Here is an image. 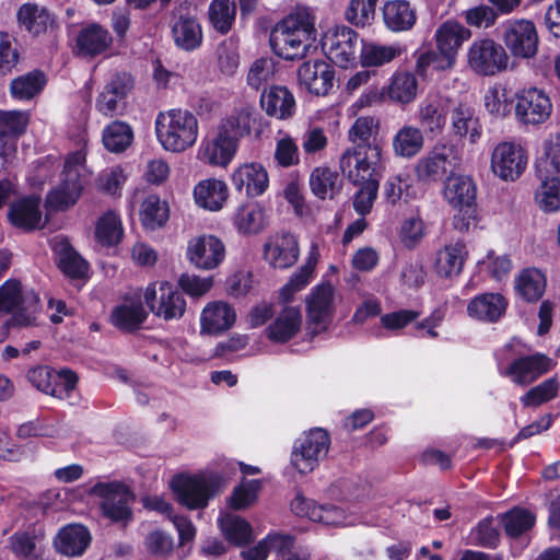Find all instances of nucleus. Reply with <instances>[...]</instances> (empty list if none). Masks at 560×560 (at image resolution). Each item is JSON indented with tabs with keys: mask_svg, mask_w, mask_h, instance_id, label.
I'll list each match as a JSON object with an SVG mask.
<instances>
[{
	"mask_svg": "<svg viewBox=\"0 0 560 560\" xmlns=\"http://www.w3.org/2000/svg\"><path fill=\"white\" fill-rule=\"evenodd\" d=\"M28 121L27 112L0 109V136L9 140L18 138L25 132Z\"/></svg>",
	"mask_w": 560,
	"mask_h": 560,
	"instance_id": "680f3d73",
	"label": "nucleus"
},
{
	"mask_svg": "<svg viewBox=\"0 0 560 560\" xmlns=\"http://www.w3.org/2000/svg\"><path fill=\"white\" fill-rule=\"evenodd\" d=\"M424 137L421 129L405 125L393 137V150L397 156L410 159L423 148Z\"/></svg>",
	"mask_w": 560,
	"mask_h": 560,
	"instance_id": "c03bdc74",
	"label": "nucleus"
},
{
	"mask_svg": "<svg viewBox=\"0 0 560 560\" xmlns=\"http://www.w3.org/2000/svg\"><path fill=\"white\" fill-rule=\"evenodd\" d=\"M208 15L211 25L221 34L228 33L235 21L236 5L231 0H212Z\"/></svg>",
	"mask_w": 560,
	"mask_h": 560,
	"instance_id": "4d7b16f0",
	"label": "nucleus"
},
{
	"mask_svg": "<svg viewBox=\"0 0 560 560\" xmlns=\"http://www.w3.org/2000/svg\"><path fill=\"white\" fill-rule=\"evenodd\" d=\"M405 49L399 44L385 45L376 42H362L359 60L363 68H378L400 57Z\"/></svg>",
	"mask_w": 560,
	"mask_h": 560,
	"instance_id": "473e14b6",
	"label": "nucleus"
},
{
	"mask_svg": "<svg viewBox=\"0 0 560 560\" xmlns=\"http://www.w3.org/2000/svg\"><path fill=\"white\" fill-rule=\"evenodd\" d=\"M95 235L103 245L112 246L117 244L122 236L119 217L112 211L105 213L96 224Z\"/></svg>",
	"mask_w": 560,
	"mask_h": 560,
	"instance_id": "69168bd1",
	"label": "nucleus"
},
{
	"mask_svg": "<svg viewBox=\"0 0 560 560\" xmlns=\"http://www.w3.org/2000/svg\"><path fill=\"white\" fill-rule=\"evenodd\" d=\"M515 93L503 84L490 86L485 94V107L489 114L504 118L511 114Z\"/></svg>",
	"mask_w": 560,
	"mask_h": 560,
	"instance_id": "3c124183",
	"label": "nucleus"
},
{
	"mask_svg": "<svg viewBox=\"0 0 560 560\" xmlns=\"http://www.w3.org/2000/svg\"><path fill=\"white\" fill-rule=\"evenodd\" d=\"M553 366L552 360L544 353L521 357L510 363L505 371L513 383L526 386L535 382Z\"/></svg>",
	"mask_w": 560,
	"mask_h": 560,
	"instance_id": "aec40b11",
	"label": "nucleus"
},
{
	"mask_svg": "<svg viewBox=\"0 0 560 560\" xmlns=\"http://www.w3.org/2000/svg\"><path fill=\"white\" fill-rule=\"evenodd\" d=\"M302 315L296 307H284L267 327V337L273 342H287L301 329Z\"/></svg>",
	"mask_w": 560,
	"mask_h": 560,
	"instance_id": "2f4dec72",
	"label": "nucleus"
},
{
	"mask_svg": "<svg viewBox=\"0 0 560 560\" xmlns=\"http://www.w3.org/2000/svg\"><path fill=\"white\" fill-rule=\"evenodd\" d=\"M112 44L109 32L100 24L92 23L83 27L78 35L77 45L81 55L96 56Z\"/></svg>",
	"mask_w": 560,
	"mask_h": 560,
	"instance_id": "e433bc0d",
	"label": "nucleus"
},
{
	"mask_svg": "<svg viewBox=\"0 0 560 560\" xmlns=\"http://www.w3.org/2000/svg\"><path fill=\"white\" fill-rule=\"evenodd\" d=\"M383 20L388 30L404 32L415 25L417 14L409 1L389 0L383 7Z\"/></svg>",
	"mask_w": 560,
	"mask_h": 560,
	"instance_id": "f704fd0d",
	"label": "nucleus"
},
{
	"mask_svg": "<svg viewBox=\"0 0 560 560\" xmlns=\"http://www.w3.org/2000/svg\"><path fill=\"white\" fill-rule=\"evenodd\" d=\"M540 185L535 194V200L544 212H556L560 210V178L558 174L548 172L542 176L536 172Z\"/></svg>",
	"mask_w": 560,
	"mask_h": 560,
	"instance_id": "79ce46f5",
	"label": "nucleus"
},
{
	"mask_svg": "<svg viewBox=\"0 0 560 560\" xmlns=\"http://www.w3.org/2000/svg\"><path fill=\"white\" fill-rule=\"evenodd\" d=\"M460 163L462 154L456 144L436 143L431 151L417 161L415 174L420 182L436 183L448 172L458 168Z\"/></svg>",
	"mask_w": 560,
	"mask_h": 560,
	"instance_id": "6e6552de",
	"label": "nucleus"
},
{
	"mask_svg": "<svg viewBox=\"0 0 560 560\" xmlns=\"http://www.w3.org/2000/svg\"><path fill=\"white\" fill-rule=\"evenodd\" d=\"M466 255V245L462 242L445 245L436 253V272L445 278L457 276L463 269Z\"/></svg>",
	"mask_w": 560,
	"mask_h": 560,
	"instance_id": "58836bf2",
	"label": "nucleus"
},
{
	"mask_svg": "<svg viewBox=\"0 0 560 560\" xmlns=\"http://www.w3.org/2000/svg\"><path fill=\"white\" fill-rule=\"evenodd\" d=\"M335 312V288L330 283L314 287L306 298L307 326L313 334L327 329Z\"/></svg>",
	"mask_w": 560,
	"mask_h": 560,
	"instance_id": "ddd939ff",
	"label": "nucleus"
},
{
	"mask_svg": "<svg viewBox=\"0 0 560 560\" xmlns=\"http://www.w3.org/2000/svg\"><path fill=\"white\" fill-rule=\"evenodd\" d=\"M38 310V295L33 290H24L20 281L10 279L0 287V314H11L12 325H33Z\"/></svg>",
	"mask_w": 560,
	"mask_h": 560,
	"instance_id": "39448f33",
	"label": "nucleus"
},
{
	"mask_svg": "<svg viewBox=\"0 0 560 560\" xmlns=\"http://www.w3.org/2000/svg\"><path fill=\"white\" fill-rule=\"evenodd\" d=\"M476 185L469 176L453 175L447 177L443 195L445 200L459 212H475Z\"/></svg>",
	"mask_w": 560,
	"mask_h": 560,
	"instance_id": "b1692460",
	"label": "nucleus"
},
{
	"mask_svg": "<svg viewBox=\"0 0 560 560\" xmlns=\"http://www.w3.org/2000/svg\"><path fill=\"white\" fill-rule=\"evenodd\" d=\"M89 176L84 149L70 153L66 159L60 183L47 195V205L57 210L73 206L81 196Z\"/></svg>",
	"mask_w": 560,
	"mask_h": 560,
	"instance_id": "20e7f679",
	"label": "nucleus"
},
{
	"mask_svg": "<svg viewBox=\"0 0 560 560\" xmlns=\"http://www.w3.org/2000/svg\"><path fill=\"white\" fill-rule=\"evenodd\" d=\"M54 250L58 257V266L70 278H83L89 269L88 262L69 244L66 238L56 237Z\"/></svg>",
	"mask_w": 560,
	"mask_h": 560,
	"instance_id": "4c0bfd02",
	"label": "nucleus"
},
{
	"mask_svg": "<svg viewBox=\"0 0 560 560\" xmlns=\"http://www.w3.org/2000/svg\"><path fill=\"white\" fill-rule=\"evenodd\" d=\"M470 37V30L456 20H446L438 26L434 33L436 48L452 56L455 61L459 48Z\"/></svg>",
	"mask_w": 560,
	"mask_h": 560,
	"instance_id": "a878e982",
	"label": "nucleus"
},
{
	"mask_svg": "<svg viewBox=\"0 0 560 560\" xmlns=\"http://www.w3.org/2000/svg\"><path fill=\"white\" fill-rule=\"evenodd\" d=\"M143 296L152 314L163 320H178L186 312L187 304L183 293L168 281L151 283Z\"/></svg>",
	"mask_w": 560,
	"mask_h": 560,
	"instance_id": "1a4fd4ad",
	"label": "nucleus"
},
{
	"mask_svg": "<svg viewBox=\"0 0 560 560\" xmlns=\"http://www.w3.org/2000/svg\"><path fill=\"white\" fill-rule=\"evenodd\" d=\"M535 515L521 508L512 509L502 516V525L506 535L511 537H518L535 524Z\"/></svg>",
	"mask_w": 560,
	"mask_h": 560,
	"instance_id": "052dcab7",
	"label": "nucleus"
},
{
	"mask_svg": "<svg viewBox=\"0 0 560 560\" xmlns=\"http://www.w3.org/2000/svg\"><path fill=\"white\" fill-rule=\"evenodd\" d=\"M517 293L526 301L539 300L546 289V277L537 268L524 269L515 280Z\"/></svg>",
	"mask_w": 560,
	"mask_h": 560,
	"instance_id": "8fccbe9b",
	"label": "nucleus"
},
{
	"mask_svg": "<svg viewBox=\"0 0 560 560\" xmlns=\"http://www.w3.org/2000/svg\"><path fill=\"white\" fill-rule=\"evenodd\" d=\"M384 91L393 102L408 104L417 96L418 79L415 72H395Z\"/></svg>",
	"mask_w": 560,
	"mask_h": 560,
	"instance_id": "37998d69",
	"label": "nucleus"
},
{
	"mask_svg": "<svg viewBox=\"0 0 560 560\" xmlns=\"http://www.w3.org/2000/svg\"><path fill=\"white\" fill-rule=\"evenodd\" d=\"M89 493L97 500L103 515L112 522L127 525L132 521L133 494L125 483L101 481L92 486Z\"/></svg>",
	"mask_w": 560,
	"mask_h": 560,
	"instance_id": "423d86ee",
	"label": "nucleus"
},
{
	"mask_svg": "<svg viewBox=\"0 0 560 560\" xmlns=\"http://www.w3.org/2000/svg\"><path fill=\"white\" fill-rule=\"evenodd\" d=\"M236 320L235 310L226 302H209L200 314V331L219 335L229 330Z\"/></svg>",
	"mask_w": 560,
	"mask_h": 560,
	"instance_id": "5701e85b",
	"label": "nucleus"
},
{
	"mask_svg": "<svg viewBox=\"0 0 560 560\" xmlns=\"http://www.w3.org/2000/svg\"><path fill=\"white\" fill-rule=\"evenodd\" d=\"M135 79L131 72H115L107 81L96 101L97 110L107 117H113L120 110V103L132 90Z\"/></svg>",
	"mask_w": 560,
	"mask_h": 560,
	"instance_id": "a211bd4d",
	"label": "nucleus"
},
{
	"mask_svg": "<svg viewBox=\"0 0 560 560\" xmlns=\"http://www.w3.org/2000/svg\"><path fill=\"white\" fill-rule=\"evenodd\" d=\"M46 83L44 72H25L11 81L10 93L14 100L30 101L43 91Z\"/></svg>",
	"mask_w": 560,
	"mask_h": 560,
	"instance_id": "de8ad7c7",
	"label": "nucleus"
},
{
	"mask_svg": "<svg viewBox=\"0 0 560 560\" xmlns=\"http://www.w3.org/2000/svg\"><path fill=\"white\" fill-rule=\"evenodd\" d=\"M417 117L428 133H441L446 122L444 105L438 97L423 100L418 106Z\"/></svg>",
	"mask_w": 560,
	"mask_h": 560,
	"instance_id": "ea45409f",
	"label": "nucleus"
},
{
	"mask_svg": "<svg viewBox=\"0 0 560 560\" xmlns=\"http://www.w3.org/2000/svg\"><path fill=\"white\" fill-rule=\"evenodd\" d=\"M218 524L224 537L234 545L241 546L253 539L250 524L238 515L223 513Z\"/></svg>",
	"mask_w": 560,
	"mask_h": 560,
	"instance_id": "09e8293b",
	"label": "nucleus"
},
{
	"mask_svg": "<svg viewBox=\"0 0 560 560\" xmlns=\"http://www.w3.org/2000/svg\"><path fill=\"white\" fill-rule=\"evenodd\" d=\"M275 160L282 167H291L300 162L299 147L295 140L281 130L277 137Z\"/></svg>",
	"mask_w": 560,
	"mask_h": 560,
	"instance_id": "338daca9",
	"label": "nucleus"
},
{
	"mask_svg": "<svg viewBox=\"0 0 560 560\" xmlns=\"http://www.w3.org/2000/svg\"><path fill=\"white\" fill-rule=\"evenodd\" d=\"M544 156L536 162V172L546 176L548 172L560 173V132L550 135L544 142Z\"/></svg>",
	"mask_w": 560,
	"mask_h": 560,
	"instance_id": "13d9d810",
	"label": "nucleus"
},
{
	"mask_svg": "<svg viewBox=\"0 0 560 560\" xmlns=\"http://www.w3.org/2000/svg\"><path fill=\"white\" fill-rule=\"evenodd\" d=\"M508 306L505 298L500 293H483L474 298L467 305L470 317L488 323L497 322Z\"/></svg>",
	"mask_w": 560,
	"mask_h": 560,
	"instance_id": "c756f323",
	"label": "nucleus"
},
{
	"mask_svg": "<svg viewBox=\"0 0 560 560\" xmlns=\"http://www.w3.org/2000/svg\"><path fill=\"white\" fill-rule=\"evenodd\" d=\"M90 541L91 535L84 526L70 524L59 530L54 545L61 555L78 557L85 551Z\"/></svg>",
	"mask_w": 560,
	"mask_h": 560,
	"instance_id": "c85d7f7f",
	"label": "nucleus"
},
{
	"mask_svg": "<svg viewBox=\"0 0 560 560\" xmlns=\"http://www.w3.org/2000/svg\"><path fill=\"white\" fill-rule=\"evenodd\" d=\"M154 130L156 140L163 150L182 153L196 144L199 136V122L190 110L172 108L158 113Z\"/></svg>",
	"mask_w": 560,
	"mask_h": 560,
	"instance_id": "f257e3e1",
	"label": "nucleus"
},
{
	"mask_svg": "<svg viewBox=\"0 0 560 560\" xmlns=\"http://www.w3.org/2000/svg\"><path fill=\"white\" fill-rule=\"evenodd\" d=\"M231 182L238 192H244L249 198L264 195L269 187L267 170L256 162L237 166L231 175Z\"/></svg>",
	"mask_w": 560,
	"mask_h": 560,
	"instance_id": "6ab92c4d",
	"label": "nucleus"
},
{
	"mask_svg": "<svg viewBox=\"0 0 560 560\" xmlns=\"http://www.w3.org/2000/svg\"><path fill=\"white\" fill-rule=\"evenodd\" d=\"M233 224L241 234H258L268 225V214L259 203L243 205L235 211Z\"/></svg>",
	"mask_w": 560,
	"mask_h": 560,
	"instance_id": "72a5a7b5",
	"label": "nucleus"
},
{
	"mask_svg": "<svg viewBox=\"0 0 560 560\" xmlns=\"http://www.w3.org/2000/svg\"><path fill=\"white\" fill-rule=\"evenodd\" d=\"M452 133L458 138H468L471 144L477 143L482 135V127L475 108L466 103L459 102L454 105L450 113Z\"/></svg>",
	"mask_w": 560,
	"mask_h": 560,
	"instance_id": "4be33fe9",
	"label": "nucleus"
},
{
	"mask_svg": "<svg viewBox=\"0 0 560 560\" xmlns=\"http://www.w3.org/2000/svg\"><path fill=\"white\" fill-rule=\"evenodd\" d=\"M299 253L298 241L290 233L278 235L265 245V259L279 269H287L294 265Z\"/></svg>",
	"mask_w": 560,
	"mask_h": 560,
	"instance_id": "393cba45",
	"label": "nucleus"
},
{
	"mask_svg": "<svg viewBox=\"0 0 560 560\" xmlns=\"http://www.w3.org/2000/svg\"><path fill=\"white\" fill-rule=\"evenodd\" d=\"M237 151V143L218 130L213 138L203 139L197 151V159L202 163L225 167Z\"/></svg>",
	"mask_w": 560,
	"mask_h": 560,
	"instance_id": "412c9836",
	"label": "nucleus"
},
{
	"mask_svg": "<svg viewBox=\"0 0 560 560\" xmlns=\"http://www.w3.org/2000/svg\"><path fill=\"white\" fill-rule=\"evenodd\" d=\"M502 40L515 57L530 59L538 50L537 30L529 20L520 19L505 22Z\"/></svg>",
	"mask_w": 560,
	"mask_h": 560,
	"instance_id": "2eb2a0df",
	"label": "nucleus"
},
{
	"mask_svg": "<svg viewBox=\"0 0 560 560\" xmlns=\"http://www.w3.org/2000/svg\"><path fill=\"white\" fill-rule=\"evenodd\" d=\"M527 162L526 150L515 142H501L491 154L492 172L505 182L516 180L526 170Z\"/></svg>",
	"mask_w": 560,
	"mask_h": 560,
	"instance_id": "dca6fc26",
	"label": "nucleus"
},
{
	"mask_svg": "<svg viewBox=\"0 0 560 560\" xmlns=\"http://www.w3.org/2000/svg\"><path fill=\"white\" fill-rule=\"evenodd\" d=\"M466 58L472 70H505L509 62L504 47L490 38L474 40Z\"/></svg>",
	"mask_w": 560,
	"mask_h": 560,
	"instance_id": "f3484780",
	"label": "nucleus"
},
{
	"mask_svg": "<svg viewBox=\"0 0 560 560\" xmlns=\"http://www.w3.org/2000/svg\"><path fill=\"white\" fill-rule=\"evenodd\" d=\"M381 155L382 149L378 144L347 149L340 158V170L353 185L376 180L374 173Z\"/></svg>",
	"mask_w": 560,
	"mask_h": 560,
	"instance_id": "9d476101",
	"label": "nucleus"
},
{
	"mask_svg": "<svg viewBox=\"0 0 560 560\" xmlns=\"http://www.w3.org/2000/svg\"><path fill=\"white\" fill-rule=\"evenodd\" d=\"M224 243L215 235L201 234L191 237L186 247V259L196 269L213 270L225 259Z\"/></svg>",
	"mask_w": 560,
	"mask_h": 560,
	"instance_id": "4468645a",
	"label": "nucleus"
},
{
	"mask_svg": "<svg viewBox=\"0 0 560 560\" xmlns=\"http://www.w3.org/2000/svg\"><path fill=\"white\" fill-rule=\"evenodd\" d=\"M102 140L108 151L119 153L132 143L133 131L127 122L116 120L104 128Z\"/></svg>",
	"mask_w": 560,
	"mask_h": 560,
	"instance_id": "864d4df0",
	"label": "nucleus"
},
{
	"mask_svg": "<svg viewBox=\"0 0 560 560\" xmlns=\"http://www.w3.org/2000/svg\"><path fill=\"white\" fill-rule=\"evenodd\" d=\"M253 110L248 106L234 108L219 125L218 130L238 143V140L250 133Z\"/></svg>",
	"mask_w": 560,
	"mask_h": 560,
	"instance_id": "a19ab883",
	"label": "nucleus"
},
{
	"mask_svg": "<svg viewBox=\"0 0 560 560\" xmlns=\"http://www.w3.org/2000/svg\"><path fill=\"white\" fill-rule=\"evenodd\" d=\"M225 487V479L214 471L175 476L171 488L179 504L188 510H202Z\"/></svg>",
	"mask_w": 560,
	"mask_h": 560,
	"instance_id": "7ed1b4c3",
	"label": "nucleus"
},
{
	"mask_svg": "<svg viewBox=\"0 0 560 560\" xmlns=\"http://www.w3.org/2000/svg\"><path fill=\"white\" fill-rule=\"evenodd\" d=\"M10 549L21 560H38L43 548L36 537L28 533H15L10 537Z\"/></svg>",
	"mask_w": 560,
	"mask_h": 560,
	"instance_id": "e2e57ef3",
	"label": "nucleus"
},
{
	"mask_svg": "<svg viewBox=\"0 0 560 560\" xmlns=\"http://www.w3.org/2000/svg\"><path fill=\"white\" fill-rule=\"evenodd\" d=\"M469 538L476 546L495 548L500 540L499 525L493 518H485L471 529Z\"/></svg>",
	"mask_w": 560,
	"mask_h": 560,
	"instance_id": "774afa93",
	"label": "nucleus"
},
{
	"mask_svg": "<svg viewBox=\"0 0 560 560\" xmlns=\"http://www.w3.org/2000/svg\"><path fill=\"white\" fill-rule=\"evenodd\" d=\"M19 24L33 35H40L52 26L55 20L50 12L37 3L27 2L18 10Z\"/></svg>",
	"mask_w": 560,
	"mask_h": 560,
	"instance_id": "c9c22d12",
	"label": "nucleus"
},
{
	"mask_svg": "<svg viewBox=\"0 0 560 560\" xmlns=\"http://www.w3.org/2000/svg\"><path fill=\"white\" fill-rule=\"evenodd\" d=\"M260 104L268 116L281 120L291 118L296 108L293 94L284 86H271L264 91Z\"/></svg>",
	"mask_w": 560,
	"mask_h": 560,
	"instance_id": "bb28decb",
	"label": "nucleus"
},
{
	"mask_svg": "<svg viewBox=\"0 0 560 560\" xmlns=\"http://www.w3.org/2000/svg\"><path fill=\"white\" fill-rule=\"evenodd\" d=\"M319 250L316 244H312L305 264L294 273L289 282L281 289L280 296L283 301H290L293 295L304 289L311 281L318 262Z\"/></svg>",
	"mask_w": 560,
	"mask_h": 560,
	"instance_id": "a18cd8bd",
	"label": "nucleus"
},
{
	"mask_svg": "<svg viewBox=\"0 0 560 560\" xmlns=\"http://www.w3.org/2000/svg\"><path fill=\"white\" fill-rule=\"evenodd\" d=\"M229 190L223 180L208 178L199 182L194 188L196 203L209 211H218L228 200Z\"/></svg>",
	"mask_w": 560,
	"mask_h": 560,
	"instance_id": "7c9ffc66",
	"label": "nucleus"
},
{
	"mask_svg": "<svg viewBox=\"0 0 560 560\" xmlns=\"http://www.w3.org/2000/svg\"><path fill=\"white\" fill-rule=\"evenodd\" d=\"M175 43L185 50L197 48L202 39L201 27L192 18H180L173 26Z\"/></svg>",
	"mask_w": 560,
	"mask_h": 560,
	"instance_id": "6e6d98bb",
	"label": "nucleus"
},
{
	"mask_svg": "<svg viewBox=\"0 0 560 560\" xmlns=\"http://www.w3.org/2000/svg\"><path fill=\"white\" fill-rule=\"evenodd\" d=\"M145 318L147 312L140 299L125 301L112 313V323L122 330L139 328Z\"/></svg>",
	"mask_w": 560,
	"mask_h": 560,
	"instance_id": "49530a36",
	"label": "nucleus"
},
{
	"mask_svg": "<svg viewBox=\"0 0 560 560\" xmlns=\"http://www.w3.org/2000/svg\"><path fill=\"white\" fill-rule=\"evenodd\" d=\"M9 219L14 226L25 231L43 228L40 198L25 197L13 202Z\"/></svg>",
	"mask_w": 560,
	"mask_h": 560,
	"instance_id": "cd10ccee",
	"label": "nucleus"
},
{
	"mask_svg": "<svg viewBox=\"0 0 560 560\" xmlns=\"http://www.w3.org/2000/svg\"><path fill=\"white\" fill-rule=\"evenodd\" d=\"M312 192L320 198L334 197L339 190V175L328 167H316L310 176Z\"/></svg>",
	"mask_w": 560,
	"mask_h": 560,
	"instance_id": "5fc2aeb1",
	"label": "nucleus"
},
{
	"mask_svg": "<svg viewBox=\"0 0 560 560\" xmlns=\"http://www.w3.org/2000/svg\"><path fill=\"white\" fill-rule=\"evenodd\" d=\"M330 446L327 431L315 428L304 432L294 441L290 464L298 472H312L326 458Z\"/></svg>",
	"mask_w": 560,
	"mask_h": 560,
	"instance_id": "0eeeda50",
	"label": "nucleus"
},
{
	"mask_svg": "<svg viewBox=\"0 0 560 560\" xmlns=\"http://www.w3.org/2000/svg\"><path fill=\"white\" fill-rule=\"evenodd\" d=\"M416 70H447L455 66L456 61L444 51L432 48H420L415 52Z\"/></svg>",
	"mask_w": 560,
	"mask_h": 560,
	"instance_id": "bf43d9fd",
	"label": "nucleus"
},
{
	"mask_svg": "<svg viewBox=\"0 0 560 560\" xmlns=\"http://www.w3.org/2000/svg\"><path fill=\"white\" fill-rule=\"evenodd\" d=\"M380 122L372 116H361L355 119L348 131L349 140L357 145L372 144L378 133Z\"/></svg>",
	"mask_w": 560,
	"mask_h": 560,
	"instance_id": "0e129e2a",
	"label": "nucleus"
},
{
	"mask_svg": "<svg viewBox=\"0 0 560 560\" xmlns=\"http://www.w3.org/2000/svg\"><path fill=\"white\" fill-rule=\"evenodd\" d=\"M358 34L341 25L328 30L322 38V49L335 66L347 69L354 60Z\"/></svg>",
	"mask_w": 560,
	"mask_h": 560,
	"instance_id": "f8f14e48",
	"label": "nucleus"
},
{
	"mask_svg": "<svg viewBox=\"0 0 560 560\" xmlns=\"http://www.w3.org/2000/svg\"><path fill=\"white\" fill-rule=\"evenodd\" d=\"M314 25L305 12L289 14L271 32L270 43L275 52L284 59L302 57L308 46Z\"/></svg>",
	"mask_w": 560,
	"mask_h": 560,
	"instance_id": "f03ea898",
	"label": "nucleus"
},
{
	"mask_svg": "<svg viewBox=\"0 0 560 560\" xmlns=\"http://www.w3.org/2000/svg\"><path fill=\"white\" fill-rule=\"evenodd\" d=\"M170 217L166 201L155 195L148 196L140 209V220L145 229L156 230L165 225Z\"/></svg>",
	"mask_w": 560,
	"mask_h": 560,
	"instance_id": "603ef678",
	"label": "nucleus"
},
{
	"mask_svg": "<svg viewBox=\"0 0 560 560\" xmlns=\"http://www.w3.org/2000/svg\"><path fill=\"white\" fill-rule=\"evenodd\" d=\"M552 102L541 89L525 88L515 93L514 115L516 120L525 126H539L551 116Z\"/></svg>",
	"mask_w": 560,
	"mask_h": 560,
	"instance_id": "9b49d317",
	"label": "nucleus"
}]
</instances>
